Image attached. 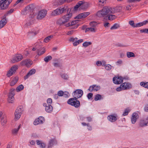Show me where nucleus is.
Returning a JSON list of instances; mask_svg holds the SVG:
<instances>
[{"label":"nucleus","instance_id":"nucleus-1","mask_svg":"<svg viewBox=\"0 0 148 148\" xmlns=\"http://www.w3.org/2000/svg\"><path fill=\"white\" fill-rule=\"evenodd\" d=\"M83 94V91L81 89H77L73 93L74 98L69 99L67 101L69 104L74 106L76 108H78L80 106V102L77 100V99L80 98Z\"/></svg>","mask_w":148,"mask_h":148},{"label":"nucleus","instance_id":"nucleus-20","mask_svg":"<svg viewBox=\"0 0 148 148\" xmlns=\"http://www.w3.org/2000/svg\"><path fill=\"white\" fill-rule=\"evenodd\" d=\"M7 23L6 17L4 16L3 18L0 21V28L3 27L6 25Z\"/></svg>","mask_w":148,"mask_h":148},{"label":"nucleus","instance_id":"nucleus-14","mask_svg":"<svg viewBox=\"0 0 148 148\" xmlns=\"http://www.w3.org/2000/svg\"><path fill=\"white\" fill-rule=\"evenodd\" d=\"M44 121V118L42 116H40L38 118L35 119L34 122V125L42 124Z\"/></svg>","mask_w":148,"mask_h":148},{"label":"nucleus","instance_id":"nucleus-55","mask_svg":"<svg viewBox=\"0 0 148 148\" xmlns=\"http://www.w3.org/2000/svg\"><path fill=\"white\" fill-rule=\"evenodd\" d=\"M106 0H99V5H103V4L105 2Z\"/></svg>","mask_w":148,"mask_h":148},{"label":"nucleus","instance_id":"nucleus-3","mask_svg":"<svg viewBox=\"0 0 148 148\" xmlns=\"http://www.w3.org/2000/svg\"><path fill=\"white\" fill-rule=\"evenodd\" d=\"M72 16L71 13L70 12L69 13H67L66 15L64 16L61 18L58 21V23L60 25L64 24V25L66 23L69 21V19L71 18Z\"/></svg>","mask_w":148,"mask_h":148},{"label":"nucleus","instance_id":"nucleus-15","mask_svg":"<svg viewBox=\"0 0 148 148\" xmlns=\"http://www.w3.org/2000/svg\"><path fill=\"white\" fill-rule=\"evenodd\" d=\"M138 117L139 116L138 113H133L131 118L132 123L133 124H135Z\"/></svg>","mask_w":148,"mask_h":148},{"label":"nucleus","instance_id":"nucleus-7","mask_svg":"<svg viewBox=\"0 0 148 148\" xmlns=\"http://www.w3.org/2000/svg\"><path fill=\"white\" fill-rule=\"evenodd\" d=\"M113 83L116 84H120L123 82V77L121 76H116L113 78Z\"/></svg>","mask_w":148,"mask_h":148},{"label":"nucleus","instance_id":"nucleus-44","mask_svg":"<svg viewBox=\"0 0 148 148\" xmlns=\"http://www.w3.org/2000/svg\"><path fill=\"white\" fill-rule=\"evenodd\" d=\"M117 66H120L123 64V61L121 59H119L115 62Z\"/></svg>","mask_w":148,"mask_h":148},{"label":"nucleus","instance_id":"nucleus-12","mask_svg":"<svg viewBox=\"0 0 148 148\" xmlns=\"http://www.w3.org/2000/svg\"><path fill=\"white\" fill-rule=\"evenodd\" d=\"M78 20L73 21L71 23H68L65 24V26L66 27L71 26V28H76L78 26L77 25H75L78 22Z\"/></svg>","mask_w":148,"mask_h":148},{"label":"nucleus","instance_id":"nucleus-56","mask_svg":"<svg viewBox=\"0 0 148 148\" xmlns=\"http://www.w3.org/2000/svg\"><path fill=\"white\" fill-rule=\"evenodd\" d=\"M34 5L33 4H31L29 5L27 7V8L28 9H30L31 10H32L34 9Z\"/></svg>","mask_w":148,"mask_h":148},{"label":"nucleus","instance_id":"nucleus-33","mask_svg":"<svg viewBox=\"0 0 148 148\" xmlns=\"http://www.w3.org/2000/svg\"><path fill=\"white\" fill-rule=\"evenodd\" d=\"M52 59V57L51 56H48L45 58L44 59V60L46 62H48L49 61L51 60Z\"/></svg>","mask_w":148,"mask_h":148},{"label":"nucleus","instance_id":"nucleus-28","mask_svg":"<svg viewBox=\"0 0 148 148\" xmlns=\"http://www.w3.org/2000/svg\"><path fill=\"white\" fill-rule=\"evenodd\" d=\"M21 127V124L19 125L18 127L17 128H15L12 130V133L14 134H16L18 132V130Z\"/></svg>","mask_w":148,"mask_h":148},{"label":"nucleus","instance_id":"nucleus-17","mask_svg":"<svg viewBox=\"0 0 148 148\" xmlns=\"http://www.w3.org/2000/svg\"><path fill=\"white\" fill-rule=\"evenodd\" d=\"M36 71L34 69H31L29 72L24 77L25 80H26L28 79L30 76L35 74L36 73Z\"/></svg>","mask_w":148,"mask_h":148},{"label":"nucleus","instance_id":"nucleus-8","mask_svg":"<svg viewBox=\"0 0 148 148\" xmlns=\"http://www.w3.org/2000/svg\"><path fill=\"white\" fill-rule=\"evenodd\" d=\"M47 11L46 10H42L39 11L37 16L38 19H41L46 15Z\"/></svg>","mask_w":148,"mask_h":148},{"label":"nucleus","instance_id":"nucleus-30","mask_svg":"<svg viewBox=\"0 0 148 148\" xmlns=\"http://www.w3.org/2000/svg\"><path fill=\"white\" fill-rule=\"evenodd\" d=\"M24 86L22 84H21L18 86L16 89V91L18 92L23 90L24 88Z\"/></svg>","mask_w":148,"mask_h":148},{"label":"nucleus","instance_id":"nucleus-48","mask_svg":"<svg viewBox=\"0 0 148 148\" xmlns=\"http://www.w3.org/2000/svg\"><path fill=\"white\" fill-rule=\"evenodd\" d=\"M90 25L91 27H95L97 25V23L95 21H92L90 23Z\"/></svg>","mask_w":148,"mask_h":148},{"label":"nucleus","instance_id":"nucleus-63","mask_svg":"<svg viewBox=\"0 0 148 148\" xmlns=\"http://www.w3.org/2000/svg\"><path fill=\"white\" fill-rule=\"evenodd\" d=\"M7 122V120L6 119H4L3 118V120H2L1 121V124L2 125H4Z\"/></svg>","mask_w":148,"mask_h":148},{"label":"nucleus","instance_id":"nucleus-47","mask_svg":"<svg viewBox=\"0 0 148 148\" xmlns=\"http://www.w3.org/2000/svg\"><path fill=\"white\" fill-rule=\"evenodd\" d=\"M90 14V13L89 12H84L82 13L83 18H85L89 15Z\"/></svg>","mask_w":148,"mask_h":148},{"label":"nucleus","instance_id":"nucleus-16","mask_svg":"<svg viewBox=\"0 0 148 148\" xmlns=\"http://www.w3.org/2000/svg\"><path fill=\"white\" fill-rule=\"evenodd\" d=\"M117 115L116 114H113L108 116L107 117L108 120L111 122H114L117 120Z\"/></svg>","mask_w":148,"mask_h":148},{"label":"nucleus","instance_id":"nucleus-22","mask_svg":"<svg viewBox=\"0 0 148 148\" xmlns=\"http://www.w3.org/2000/svg\"><path fill=\"white\" fill-rule=\"evenodd\" d=\"M18 77H15L13 78L10 83V85L11 86L14 85L18 82Z\"/></svg>","mask_w":148,"mask_h":148},{"label":"nucleus","instance_id":"nucleus-58","mask_svg":"<svg viewBox=\"0 0 148 148\" xmlns=\"http://www.w3.org/2000/svg\"><path fill=\"white\" fill-rule=\"evenodd\" d=\"M129 24L132 26V27H134V26H135V24H134V21H129Z\"/></svg>","mask_w":148,"mask_h":148},{"label":"nucleus","instance_id":"nucleus-40","mask_svg":"<svg viewBox=\"0 0 148 148\" xmlns=\"http://www.w3.org/2000/svg\"><path fill=\"white\" fill-rule=\"evenodd\" d=\"M18 68V66L17 65H15L12 67L10 69L11 71H12L14 73L16 70Z\"/></svg>","mask_w":148,"mask_h":148},{"label":"nucleus","instance_id":"nucleus-11","mask_svg":"<svg viewBox=\"0 0 148 148\" xmlns=\"http://www.w3.org/2000/svg\"><path fill=\"white\" fill-rule=\"evenodd\" d=\"M148 124V120L147 119H141L139 123L140 127H143L147 126Z\"/></svg>","mask_w":148,"mask_h":148},{"label":"nucleus","instance_id":"nucleus-24","mask_svg":"<svg viewBox=\"0 0 148 148\" xmlns=\"http://www.w3.org/2000/svg\"><path fill=\"white\" fill-rule=\"evenodd\" d=\"M53 108L52 106L48 105L45 108V111L48 113H51L53 111Z\"/></svg>","mask_w":148,"mask_h":148},{"label":"nucleus","instance_id":"nucleus-49","mask_svg":"<svg viewBox=\"0 0 148 148\" xmlns=\"http://www.w3.org/2000/svg\"><path fill=\"white\" fill-rule=\"evenodd\" d=\"M36 34L34 32H33V31L29 32H28V35L29 36V37H31L32 36H34Z\"/></svg>","mask_w":148,"mask_h":148},{"label":"nucleus","instance_id":"nucleus-34","mask_svg":"<svg viewBox=\"0 0 148 148\" xmlns=\"http://www.w3.org/2000/svg\"><path fill=\"white\" fill-rule=\"evenodd\" d=\"M59 9L60 10L59 13L60 14L66 11L67 7H60Z\"/></svg>","mask_w":148,"mask_h":148},{"label":"nucleus","instance_id":"nucleus-19","mask_svg":"<svg viewBox=\"0 0 148 148\" xmlns=\"http://www.w3.org/2000/svg\"><path fill=\"white\" fill-rule=\"evenodd\" d=\"M34 19L32 18H30V17L29 18L26 24L25 25V27H29L34 23Z\"/></svg>","mask_w":148,"mask_h":148},{"label":"nucleus","instance_id":"nucleus-43","mask_svg":"<svg viewBox=\"0 0 148 148\" xmlns=\"http://www.w3.org/2000/svg\"><path fill=\"white\" fill-rule=\"evenodd\" d=\"M92 43L91 42H85L83 43L82 45L83 47H86L89 45H90Z\"/></svg>","mask_w":148,"mask_h":148},{"label":"nucleus","instance_id":"nucleus-54","mask_svg":"<svg viewBox=\"0 0 148 148\" xmlns=\"http://www.w3.org/2000/svg\"><path fill=\"white\" fill-rule=\"evenodd\" d=\"M52 103V100L51 98H48L47 100V103L48 105H51Z\"/></svg>","mask_w":148,"mask_h":148},{"label":"nucleus","instance_id":"nucleus-46","mask_svg":"<svg viewBox=\"0 0 148 148\" xmlns=\"http://www.w3.org/2000/svg\"><path fill=\"white\" fill-rule=\"evenodd\" d=\"M115 12L116 11L117 12H120L122 9V7L121 6H118L116 7L115 9H114Z\"/></svg>","mask_w":148,"mask_h":148},{"label":"nucleus","instance_id":"nucleus-37","mask_svg":"<svg viewBox=\"0 0 148 148\" xmlns=\"http://www.w3.org/2000/svg\"><path fill=\"white\" fill-rule=\"evenodd\" d=\"M15 119L16 120H18L21 117V114H20L18 113H17L16 111H15L14 113Z\"/></svg>","mask_w":148,"mask_h":148},{"label":"nucleus","instance_id":"nucleus-21","mask_svg":"<svg viewBox=\"0 0 148 148\" xmlns=\"http://www.w3.org/2000/svg\"><path fill=\"white\" fill-rule=\"evenodd\" d=\"M45 52V49L43 48H40L37 49V53L38 55L39 56H41L44 54Z\"/></svg>","mask_w":148,"mask_h":148},{"label":"nucleus","instance_id":"nucleus-6","mask_svg":"<svg viewBox=\"0 0 148 148\" xmlns=\"http://www.w3.org/2000/svg\"><path fill=\"white\" fill-rule=\"evenodd\" d=\"M12 0H0V2L3 4L1 6V9L4 10L7 8L9 5L11 3Z\"/></svg>","mask_w":148,"mask_h":148},{"label":"nucleus","instance_id":"nucleus-23","mask_svg":"<svg viewBox=\"0 0 148 148\" xmlns=\"http://www.w3.org/2000/svg\"><path fill=\"white\" fill-rule=\"evenodd\" d=\"M36 142L37 144L39 145L40 147L41 148H45L46 146L45 144L42 142V141L39 140H36Z\"/></svg>","mask_w":148,"mask_h":148},{"label":"nucleus","instance_id":"nucleus-10","mask_svg":"<svg viewBox=\"0 0 148 148\" xmlns=\"http://www.w3.org/2000/svg\"><path fill=\"white\" fill-rule=\"evenodd\" d=\"M23 58V56L21 54H18L14 57L11 60L12 63H15L21 60Z\"/></svg>","mask_w":148,"mask_h":148},{"label":"nucleus","instance_id":"nucleus-53","mask_svg":"<svg viewBox=\"0 0 148 148\" xmlns=\"http://www.w3.org/2000/svg\"><path fill=\"white\" fill-rule=\"evenodd\" d=\"M140 32L141 33H144L148 34V28L141 29L140 30Z\"/></svg>","mask_w":148,"mask_h":148},{"label":"nucleus","instance_id":"nucleus-39","mask_svg":"<svg viewBox=\"0 0 148 148\" xmlns=\"http://www.w3.org/2000/svg\"><path fill=\"white\" fill-rule=\"evenodd\" d=\"M102 99L101 95L100 94H97L95 95L94 100L95 101L101 100Z\"/></svg>","mask_w":148,"mask_h":148},{"label":"nucleus","instance_id":"nucleus-27","mask_svg":"<svg viewBox=\"0 0 148 148\" xmlns=\"http://www.w3.org/2000/svg\"><path fill=\"white\" fill-rule=\"evenodd\" d=\"M106 19L108 18L110 20H112L116 18V16L115 15L112 14L108 15L106 17Z\"/></svg>","mask_w":148,"mask_h":148},{"label":"nucleus","instance_id":"nucleus-13","mask_svg":"<svg viewBox=\"0 0 148 148\" xmlns=\"http://www.w3.org/2000/svg\"><path fill=\"white\" fill-rule=\"evenodd\" d=\"M32 62L30 59H27L22 61L20 64L22 66H25L27 67H29L32 64Z\"/></svg>","mask_w":148,"mask_h":148},{"label":"nucleus","instance_id":"nucleus-51","mask_svg":"<svg viewBox=\"0 0 148 148\" xmlns=\"http://www.w3.org/2000/svg\"><path fill=\"white\" fill-rule=\"evenodd\" d=\"M69 95V93L67 91H65L63 92V96L65 97H68Z\"/></svg>","mask_w":148,"mask_h":148},{"label":"nucleus","instance_id":"nucleus-59","mask_svg":"<svg viewBox=\"0 0 148 148\" xmlns=\"http://www.w3.org/2000/svg\"><path fill=\"white\" fill-rule=\"evenodd\" d=\"M93 96V94L92 93H89L87 95V97L88 99H90Z\"/></svg>","mask_w":148,"mask_h":148},{"label":"nucleus","instance_id":"nucleus-57","mask_svg":"<svg viewBox=\"0 0 148 148\" xmlns=\"http://www.w3.org/2000/svg\"><path fill=\"white\" fill-rule=\"evenodd\" d=\"M87 129L88 130L90 131L92 130V127L90 125L89 123H87Z\"/></svg>","mask_w":148,"mask_h":148},{"label":"nucleus","instance_id":"nucleus-29","mask_svg":"<svg viewBox=\"0 0 148 148\" xmlns=\"http://www.w3.org/2000/svg\"><path fill=\"white\" fill-rule=\"evenodd\" d=\"M78 38H71L69 39V41L71 42H73V44L74 46H76L77 45H75V43L77 42Z\"/></svg>","mask_w":148,"mask_h":148},{"label":"nucleus","instance_id":"nucleus-9","mask_svg":"<svg viewBox=\"0 0 148 148\" xmlns=\"http://www.w3.org/2000/svg\"><path fill=\"white\" fill-rule=\"evenodd\" d=\"M100 88L101 87L100 86L97 84H93L89 87L88 90L91 92L93 91H97L99 90Z\"/></svg>","mask_w":148,"mask_h":148},{"label":"nucleus","instance_id":"nucleus-26","mask_svg":"<svg viewBox=\"0 0 148 148\" xmlns=\"http://www.w3.org/2000/svg\"><path fill=\"white\" fill-rule=\"evenodd\" d=\"M59 9L58 8H57L56 10H54L51 13V14L52 15L55 16L59 15L60 14L59 13Z\"/></svg>","mask_w":148,"mask_h":148},{"label":"nucleus","instance_id":"nucleus-32","mask_svg":"<svg viewBox=\"0 0 148 148\" xmlns=\"http://www.w3.org/2000/svg\"><path fill=\"white\" fill-rule=\"evenodd\" d=\"M127 58H130L131 57H134L135 56L134 53L132 52H127Z\"/></svg>","mask_w":148,"mask_h":148},{"label":"nucleus","instance_id":"nucleus-41","mask_svg":"<svg viewBox=\"0 0 148 148\" xmlns=\"http://www.w3.org/2000/svg\"><path fill=\"white\" fill-rule=\"evenodd\" d=\"M53 37V36H50L45 38L44 40V41L45 42H48Z\"/></svg>","mask_w":148,"mask_h":148},{"label":"nucleus","instance_id":"nucleus-31","mask_svg":"<svg viewBox=\"0 0 148 148\" xmlns=\"http://www.w3.org/2000/svg\"><path fill=\"white\" fill-rule=\"evenodd\" d=\"M23 111L22 107L21 106H20L18 107L17 109L15 111H16L17 113L20 114H22V112Z\"/></svg>","mask_w":148,"mask_h":148},{"label":"nucleus","instance_id":"nucleus-2","mask_svg":"<svg viewBox=\"0 0 148 148\" xmlns=\"http://www.w3.org/2000/svg\"><path fill=\"white\" fill-rule=\"evenodd\" d=\"M114 13L115 10L114 8H112L110 7L106 6L104 7L101 10L98 12L96 15L99 17H102L106 15L114 14Z\"/></svg>","mask_w":148,"mask_h":148},{"label":"nucleus","instance_id":"nucleus-62","mask_svg":"<svg viewBox=\"0 0 148 148\" xmlns=\"http://www.w3.org/2000/svg\"><path fill=\"white\" fill-rule=\"evenodd\" d=\"M142 26H143V24H142L141 22L139 23L135 24V26H134V27H140Z\"/></svg>","mask_w":148,"mask_h":148},{"label":"nucleus","instance_id":"nucleus-64","mask_svg":"<svg viewBox=\"0 0 148 148\" xmlns=\"http://www.w3.org/2000/svg\"><path fill=\"white\" fill-rule=\"evenodd\" d=\"M87 121L88 122H91L92 121V118L91 117L88 116L86 118Z\"/></svg>","mask_w":148,"mask_h":148},{"label":"nucleus","instance_id":"nucleus-35","mask_svg":"<svg viewBox=\"0 0 148 148\" xmlns=\"http://www.w3.org/2000/svg\"><path fill=\"white\" fill-rule=\"evenodd\" d=\"M140 85L145 88H148V82H141L140 83Z\"/></svg>","mask_w":148,"mask_h":148},{"label":"nucleus","instance_id":"nucleus-4","mask_svg":"<svg viewBox=\"0 0 148 148\" xmlns=\"http://www.w3.org/2000/svg\"><path fill=\"white\" fill-rule=\"evenodd\" d=\"M132 87L131 84L128 82H124L119 87L117 88L116 90L118 92H119L123 90H128Z\"/></svg>","mask_w":148,"mask_h":148},{"label":"nucleus","instance_id":"nucleus-45","mask_svg":"<svg viewBox=\"0 0 148 148\" xmlns=\"http://www.w3.org/2000/svg\"><path fill=\"white\" fill-rule=\"evenodd\" d=\"M62 78L64 79L67 80L68 79L69 77L68 75L65 74H60Z\"/></svg>","mask_w":148,"mask_h":148},{"label":"nucleus","instance_id":"nucleus-18","mask_svg":"<svg viewBox=\"0 0 148 148\" xmlns=\"http://www.w3.org/2000/svg\"><path fill=\"white\" fill-rule=\"evenodd\" d=\"M57 144V142L56 139L54 138L51 139L49 141L48 148H51L52 147H53V145H56Z\"/></svg>","mask_w":148,"mask_h":148},{"label":"nucleus","instance_id":"nucleus-25","mask_svg":"<svg viewBox=\"0 0 148 148\" xmlns=\"http://www.w3.org/2000/svg\"><path fill=\"white\" fill-rule=\"evenodd\" d=\"M77 4L79 6H82V9H86L87 8V5L86 3H84L82 1H79L77 3Z\"/></svg>","mask_w":148,"mask_h":148},{"label":"nucleus","instance_id":"nucleus-61","mask_svg":"<svg viewBox=\"0 0 148 148\" xmlns=\"http://www.w3.org/2000/svg\"><path fill=\"white\" fill-rule=\"evenodd\" d=\"M75 18L81 19L83 18L82 13L80 14L77 16L75 17Z\"/></svg>","mask_w":148,"mask_h":148},{"label":"nucleus","instance_id":"nucleus-38","mask_svg":"<svg viewBox=\"0 0 148 148\" xmlns=\"http://www.w3.org/2000/svg\"><path fill=\"white\" fill-rule=\"evenodd\" d=\"M104 67L106 70L110 71L112 66L109 64H107Z\"/></svg>","mask_w":148,"mask_h":148},{"label":"nucleus","instance_id":"nucleus-52","mask_svg":"<svg viewBox=\"0 0 148 148\" xmlns=\"http://www.w3.org/2000/svg\"><path fill=\"white\" fill-rule=\"evenodd\" d=\"M14 73L10 70L7 73V75L8 77H10L14 74Z\"/></svg>","mask_w":148,"mask_h":148},{"label":"nucleus","instance_id":"nucleus-60","mask_svg":"<svg viewBox=\"0 0 148 148\" xmlns=\"http://www.w3.org/2000/svg\"><path fill=\"white\" fill-rule=\"evenodd\" d=\"M63 92L62 91L60 90L58 92L57 94L59 96H63Z\"/></svg>","mask_w":148,"mask_h":148},{"label":"nucleus","instance_id":"nucleus-50","mask_svg":"<svg viewBox=\"0 0 148 148\" xmlns=\"http://www.w3.org/2000/svg\"><path fill=\"white\" fill-rule=\"evenodd\" d=\"M14 11V9H11L10 10L8 11L7 13L5 14L4 15V16L6 17V16H7L9 14H10L13 12Z\"/></svg>","mask_w":148,"mask_h":148},{"label":"nucleus","instance_id":"nucleus-5","mask_svg":"<svg viewBox=\"0 0 148 148\" xmlns=\"http://www.w3.org/2000/svg\"><path fill=\"white\" fill-rule=\"evenodd\" d=\"M15 90L14 88L11 89L8 95V101L10 103H12L14 100V96L15 94Z\"/></svg>","mask_w":148,"mask_h":148},{"label":"nucleus","instance_id":"nucleus-36","mask_svg":"<svg viewBox=\"0 0 148 148\" xmlns=\"http://www.w3.org/2000/svg\"><path fill=\"white\" fill-rule=\"evenodd\" d=\"M120 26L119 24L115 23L111 28V30L116 29L119 27Z\"/></svg>","mask_w":148,"mask_h":148},{"label":"nucleus","instance_id":"nucleus-42","mask_svg":"<svg viewBox=\"0 0 148 148\" xmlns=\"http://www.w3.org/2000/svg\"><path fill=\"white\" fill-rule=\"evenodd\" d=\"M130 109L129 108H127L125 110L124 112H123V116H126L128 115V113L130 112Z\"/></svg>","mask_w":148,"mask_h":148}]
</instances>
